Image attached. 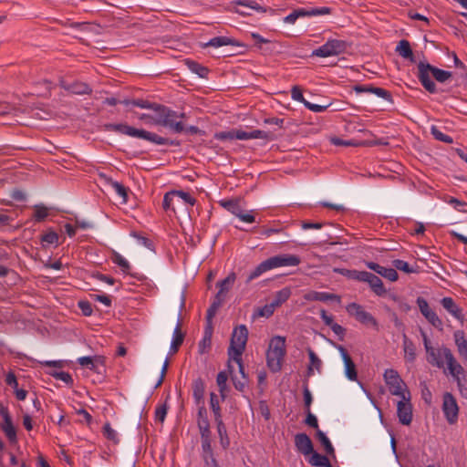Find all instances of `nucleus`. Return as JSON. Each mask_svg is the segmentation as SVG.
Listing matches in <instances>:
<instances>
[{
	"instance_id": "f257e3e1",
	"label": "nucleus",
	"mask_w": 467,
	"mask_h": 467,
	"mask_svg": "<svg viewBox=\"0 0 467 467\" xmlns=\"http://www.w3.org/2000/svg\"><path fill=\"white\" fill-rule=\"evenodd\" d=\"M301 260L298 255L290 254H281L260 263L246 277L245 283L249 284L252 280L259 277L263 273L281 267V266H296Z\"/></svg>"
},
{
	"instance_id": "f03ea898",
	"label": "nucleus",
	"mask_w": 467,
	"mask_h": 467,
	"mask_svg": "<svg viewBox=\"0 0 467 467\" xmlns=\"http://www.w3.org/2000/svg\"><path fill=\"white\" fill-rule=\"evenodd\" d=\"M418 78L423 88L430 93L434 94L437 92V87L434 81L431 80L430 73L433 78L441 83L447 81L451 77V72L438 68L429 63L420 61L418 64Z\"/></svg>"
},
{
	"instance_id": "7ed1b4c3",
	"label": "nucleus",
	"mask_w": 467,
	"mask_h": 467,
	"mask_svg": "<svg viewBox=\"0 0 467 467\" xmlns=\"http://www.w3.org/2000/svg\"><path fill=\"white\" fill-rule=\"evenodd\" d=\"M285 353V338L280 336L274 337L266 351V364L272 372L276 373L281 370Z\"/></svg>"
},
{
	"instance_id": "20e7f679",
	"label": "nucleus",
	"mask_w": 467,
	"mask_h": 467,
	"mask_svg": "<svg viewBox=\"0 0 467 467\" xmlns=\"http://www.w3.org/2000/svg\"><path fill=\"white\" fill-rule=\"evenodd\" d=\"M247 339L248 329L245 325H239L234 327L228 348V356L230 358H233L234 361L240 359V356L243 355L245 349Z\"/></svg>"
},
{
	"instance_id": "39448f33",
	"label": "nucleus",
	"mask_w": 467,
	"mask_h": 467,
	"mask_svg": "<svg viewBox=\"0 0 467 467\" xmlns=\"http://www.w3.org/2000/svg\"><path fill=\"white\" fill-rule=\"evenodd\" d=\"M149 109H152L154 112V124L165 127L167 125H171V122L176 120L177 118H184V113H178L169 107L151 102V107Z\"/></svg>"
},
{
	"instance_id": "423d86ee",
	"label": "nucleus",
	"mask_w": 467,
	"mask_h": 467,
	"mask_svg": "<svg viewBox=\"0 0 467 467\" xmlns=\"http://www.w3.org/2000/svg\"><path fill=\"white\" fill-rule=\"evenodd\" d=\"M383 377L389 389V392L394 396L405 399L409 389L398 371L393 368H388L385 370Z\"/></svg>"
},
{
	"instance_id": "0eeeda50",
	"label": "nucleus",
	"mask_w": 467,
	"mask_h": 467,
	"mask_svg": "<svg viewBox=\"0 0 467 467\" xmlns=\"http://www.w3.org/2000/svg\"><path fill=\"white\" fill-rule=\"evenodd\" d=\"M348 43L339 39H328L324 45L313 50L312 57H328L337 56L347 50Z\"/></svg>"
},
{
	"instance_id": "6e6552de",
	"label": "nucleus",
	"mask_w": 467,
	"mask_h": 467,
	"mask_svg": "<svg viewBox=\"0 0 467 467\" xmlns=\"http://www.w3.org/2000/svg\"><path fill=\"white\" fill-rule=\"evenodd\" d=\"M348 313L354 317L357 321L366 326L378 327L377 319L368 312L365 311L363 306L357 303H350L346 307Z\"/></svg>"
},
{
	"instance_id": "1a4fd4ad",
	"label": "nucleus",
	"mask_w": 467,
	"mask_h": 467,
	"mask_svg": "<svg viewBox=\"0 0 467 467\" xmlns=\"http://www.w3.org/2000/svg\"><path fill=\"white\" fill-rule=\"evenodd\" d=\"M442 411L449 424L458 420L459 407L456 399L451 392H445L442 397Z\"/></svg>"
},
{
	"instance_id": "9d476101",
	"label": "nucleus",
	"mask_w": 467,
	"mask_h": 467,
	"mask_svg": "<svg viewBox=\"0 0 467 467\" xmlns=\"http://www.w3.org/2000/svg\"><path fill=\"white\" fill-rule=\"evenodd\" d=\"M332 9L327 6L312 7L309 9L298 8L294 10L288 16H286L284 18V22L287 24H294L296 20L299 17L330 15Z\"/></svg>"
},
{
	"instance_id": "9b49d317",
	"label": "nucleus",
	"mask_w": 467,
	"mask_h": 467,
	"mask_svg": "<svg viewBox=\"0 0 467 467\" xmlns=\"http://www.w3.org/2000/svg\"><path fill=\"white\" fill-rule=\"evenodd\" d=\"M412 404L410 402V392L407 390L405 399H401L397 404V416L402 425H410L412 421Z\"/></svg>"
},
{
	"instance_id": "f8f14e48",
	"label": "nucleus",
	"mask_w": 467,
	"mask_h": 467,
	"mask_svg": "<svg viewBox=\"0 0 467 467\" xmlns=\"http://www.w3.org/2000/svg\"><path fill=\"white\" fill-rule=\"evenodd\" d=\"M416 303L419 306L421 315L428 320V322L431 324V326H433L435 328L439 329L440 331H442V320L437 316V314L433 310L430 308L427 300L422 296H419L416 300Z\"/></svg>"
},
{
	"instance_id": "ddd939ff",
	"label": "nucleus",
	"mask_w": 467,
	"mask_h": 467,
	"mask_svg": "<svg viewBox=\"0 0 467 467\" xmlns=\"http://www.w3.org/2000/svg\"><path fill=\"white\" fill-rule=\"evenodd\" d=\"M420 335L422 337L423 345H424L426 353L428 355V357H427L428 362L431 365L435 366L439 368H443L444 363L441 358V353H440L441 350L435 349L431 346V341H430L427 334L425 333V331L422 328H420Z\"/></svg>"
},
{
	"instance_id": "4468645a",
	"label": "nucleus",
	"mask_w": 467,
	"mask_h": 467,
	"mask_svg": "<svg viewBox=\"0 0 467 467\" xmlns=\"http://www.w3.org/2000/svg\"><path fill=\"white\" fill-rule=\"evenodd\" d=\"M441 351H442V354L447 361L448 369H449L451 375L456 379L458 387L461 389L462 384V381H461V379L459 376L461 374L464 373V369L462 367V365H460L456 361V359H455L454 356L452 355L450 348H441Z\"/></svg>"
},
{
	"instance_id": "2eb2a0df",
	"label": "nucleus",
	"mask_w": 467,
	"mask_h": 467,
	"mask_svg": "<svg viewBox=\"0 0 467 467\" xmlns=\"http://www.w3.org/2000/svg\"><path fill=\"white\" fill-rule=\"evenodd\" d=\"M136 138L143 139L145 140L150 141L152 143L158 145H171V146H180L181 143L179 140H171L169 138L161 137L154 132H150L145 130H139L136 133Z\"/></svg>"
},
{
	"instance_id": "dca6fc26",
	"label": "nucleus",
	"mask_w": 467,
	"mask_h": 467,
	"mask_svg": "<svg viewBox=\"0 0 467 467\" xmlns=\"http://www.w3.org/2000/svg\"><path fill=\"white\" fill-rule=\"evenodd\" d=\"M235 11L242 16H251L253 11L265 13L267 8L254 0H239L235 2Z\"/></svg>"
},
{
	"instance_id": "f3484780",
	"label": "nucleus",
	"mask_w": 467,
	"mask_h": 467,
	"mask_svg": "<svg viewBox=\"0 0 467 467\" xmlns=\"http://www.w3.org/2000/svg\"><path fill=\"white\" fill-rule=\"evenodd\" d=\"M353 89L357 93H372L377 95L378 97H380L384 99L386 101H388L389 104L393 103L392 94L382 88L374 87L372 85H356L354 86Z\"/></svg>"
},
{
	"instance_id": "a211bd4d",
	"label": "nucleus",
	"mask_w": 467,
	"mask_h": 467,
	"mask_svg": "<svg viewBox=\"0 0 467 467\" xmlns=\"http://www.w3.org/2000/svg\"><path fill=\"white\" fill-rule=\"evenodd\" d=\"M337 349L341 354L344 365H345V375L346 377L352 381H355L358 379V372L356 368V365L354 361L352 360L351 357L348 353L347 349L341 346H337Z\"/></svg>"
},
{
	"instance_id": "6ab92c4d",
	"label": "nucleus",
	"mask_w": 467,
	"mask_h": 467,
	"mask_svg": "<svg viewBox=\"0 0 467 467\" xmlns=\"http://www.w3.org/2000/svg\"><path fill=\"white\" fill-rule=\"evenodd\" d=\"M59 85L63 89L75 95H89L92 93V88L90 86L81 81L67 83L61 79Z\"/></svg>"
},
{
	"instance_id": "aec40b11",
	"label": "nucleus",
	"mask_w": 467,
	"mask_h": 467,
	"mask_svg": "<svg viewBox=\"0 0 467 467\" xmlns=\"http://www.w3.org/2000/svg\"><path fill=\"white\" fill-rule=\"evenodd\" d=\"M295 445L296 450L304 455H309L315 451L311 439L306 433H297L295 436Z\"/></svg>"
},
{
	"instance_id": "412c9836",
	"label": "nucleus",
	"mask_w": 467,
	"mask_h": 467,
	"mask_svg": "<svg viewBox=\"0 0 467 467\" xmlns=\"http://www.w3.org/2000/svg\"><path fill=\"white\" fill-rule=\"evenodd\" d=\"M366 265L369 269L373 270L377 274L380 275L381 276L387 278L391 282H395L399 278V275L396 269L394 268H387L374 262H367Z\"/></svg>"
},
{
	"instance_id": "4be33fe9",
	"label": "nucleus",
	"mask_w": 467,
	"mask_h": 467,
	"mask_svg": "<svg viewBox=\"0 0 467 467\" xmlns=\"http://www.w3.org/2000/svg\"><path fill=\"white\" fill-rule=\"evenodd\" d=\"M304 299L306 301H337L340 302V296L336 294H330L327 292H317V291H309L304 296Z\"/></svg>"
},
{
	"instance_id": "5701e85b",
	"label": "nucleus",
	"mask_w": 467,
	"mask_h": 467,
	"mask_svg": "<svg viewBox=\"0 0 467 467\" xmlns=\"http://www.w3.org/2000/svg\"><path fill=\"white\" fill-rule=\"evenodd\" d=\"M441 304L443 306V308L446 309L457 320L461 322L463 321L464 315L462 314V309L456 305V303L451 297H443L441 300Z\"/></svg>"
},
{
	"instance_id": "b1692460",
	"label": "nucleus",
	"mask_w": 467,
	"mask_h": 467,
	"mask_svg": "<svg viewBox=\"0 0 467 467\" xmlns=\"http://www.w3.org/2000/svg\"><path fill=\"white\" fill-rule=\"evenodd\" d=\"M192 396L196 405L204 404L205 384L202 378H197L192 385Z\"/></svg>"
},
{
	"instance_id": "393cba45",
	"label": "nucleus",
	"mask_w": 467,
	"mask_h": 467,
	"mask_svg": "<svg viewBox=\"0 0 467 467\" xmlns=\"http://www.w3.org/2000/svg\"><path fill=\"white\" fill-rule=\"evenodd\" d=\"M453 337L459 356L463 359H467V339L465 332L461 329L456 330L453 333Z\"/></svg>"
},
{
	"instance_id": "a878e982",
	"label": "nucleus",
	"mask_w": 467,
	"mask_h": 467,
	"mask_svg": "<svg viewBox=\"0 0 467 467\" xmlns=\"http://www.w3.org/2000/svg\"><path fill=\"white\" fill-rule=\"evenodd\" d=\"M104 130L119 132L130 137H135L138 130V129L124 123H107L104 125Z\"/></svg>"
},
{
	"instance_id": "bb28decb",
	"label": "nucleus",
	"mask_w": 467,
	"mask_h": 467,
	"mask_svg": "<svg viewBox=\"0 0 467 467\" xmlns=\"http://www.w3.org/2000/svg\"><path fill=\"white\" fill-rule=\"evenodd\" d=\"M181 317V312L179 313V318ZM185 337V334L182 331V322L179 319L177 326L173 331V338L171 345V353H176L180 347L182 345Z\"/></svg>"
},
{
	"instance_id": "cd10ccee",
	"label": "nucleus",
	"mask_w": 467,
	"mask_h": 467,
	"mask_svg": "<svg viewBox=\"0 0 467 467\" xmlns=\"http://www.w3.org/2000/svg\"><path fill=\"white\" fill-rule=\"evenodd\" d=\"M395 51L401 57L410 60L411 63H414L416 61L410 44L406 39H402L398 43Z\"/></svg>"
},
{
	"instance_id": "c85d7f7f",
	"label": "nucleus",
	"mask_w": 467,
	"mask_h": 467,
	"mask_svg": "<svg viewBox=\"0 0 467 467\" xmlns=\"http://www.w3.org/2000/svg\"><path fill=\"white\" fill-rule=\"evenodd\" d=\"M306 352H307L308 358H309V364L306 368V377H311L312 375H314L315 368L318 372H320L321 368H322V361L312 348H307Z\"/></svg>"
},
{
	"instance_id": "c756f323",
	"label": "nucleus",
	"mask_w": 467,
	"mask_h": 467,
	"mask_svg": "<svg viewBox=\"0 0 467 467\" xmlns=\"http://www.w3.org/2000/svg\"><path fill=\"white\" fill-rule=\"evenodd\" d=\"M2 430L11 444L17 442L16 430L13 424L12 417L6 416L2 424Z\"/></svg>"
},
{
	"instance_id": "7c9ffc66",
	"label": "nucleus",
	"mask_w": 467,
	"mask_h": 467,
	"mask_svg": "<svg viewBox=\"0 0 467 467\" xmlns=\"http://www.w3.org/2000/svg\"><path fill=\"white\" fill-rule=\"evenodd\" d=\"M403 349L404 358L408 362H413L416 359V347L412 340H410L405 333H403Z\"/></svg>"
},
{
	"instance_id": "2f4dec72",
	"label": "nucleus",
	"mask_w": 467,
	"mask_h": 467,
	"mask_svg": "<svg viewBox=\"0 0 467 467\" xmlns=\"http://www.w3.org/2000/svg\"><path fill=\"white\" fill-rule=\"evenodd\" d=\"M197 427H198L200 437H201L202 449H203V448L209 449V447H212L211 425L203 424V425H197Z\"/></svg>"
},
{
	"instance_id": "473e14b6",
	"label": "nucleus",
	"mask_w": 467,
	"mask_h": 467,
	"mask_svg": "<svg viewBox=\"0 0 467 467\" xmlns=\"http://www.w3.org/2000/svg\"><path fill=\"white\" fill-rule=\"evenodd\" d=\"M236 280V275L234 272H231L224 279L219 281L216 285L219 287L217 292L220 296H225L226 293L231 289Z\"/></svg>"
},
{
	"instance_id": "72a5a7b5",
	"label": "nucleus",
	"mask_w": 467,
	"mask_h": 467,
	"mask_svg": "<svg viewBox=\"0 0 467 467\" xmlns=\"http://www.w3.org/2000/svg\"><path fill=\"white\" fill-rule=\"evenodd\" d=\"M225 296H220L218 294H216L214 296L213 300L206 312V321L213 320V318L215 317L218 309L222 306V305L225 301Z\"/></svg>"
},
{
	"instance_id": "f704fd0d",
	"label": "nucleus",
	"mask_w": 467,
	"mask_h": 467,
	"mask_svg": "<svg viewBox=\"0 0 467 467\" xmlns=\"http://www.w3.org/2000/svg\"><path fill=\"white\" fill-rule=\"evenodd\" d=\"M215 424L220 440V444L223 450H227L230 447L231 441L227 432L226 426L223 420L215 422Z\"/></svg>"
},
{
	"instance_id": "c9c22d12",
	"label": "nucleus",
	"mask_w": 467,
	"mask_h": 467,
	"mask_svg": "<svg viewBox=\"0 0 467 467\" xmlns=\"http://www.w3.org/2000/svg\"><path fill=\"white\" fill-rule=\"evenodd\" d=\"M240 46L238 41H236L234 38H230L227 36H216L212 39H210L209 42H207L204 47H220L223 46Z\"/></svg>"
},
{
	"instance_id": "e433bc0d",
	"label": "nucleus",
	"mask_w": 467,
	"mask_h": 467,
	"mask_svg": "<svg viewBox=\"0 0 467 467\" xmlns=\"http://www.w3.org/2000/svg\"><path fill=\"white\" fill-rule=\"evenodd\" d=\"M210 408L213 414L214 422L223 420L222 409L218 396L214 392L210 393Z\"/></svg>"
},
{
	"instance_id": "4c0bfd02",
	"label": "nucleus",
	"mask_w": 467,
	"mask_h": 467,
	"mask_svg": "<svg viewBox=\"0 0 467 467\" xmlns=\"http://www.w3.org/2000/svg\"><path fill=\"white\" fill-rule=\"evenodd\" d=\"M368 284L377 296H381L386 294L383 282L378 275L371 274L369 279L368 280Z\"/></svg>"
},
{
	"instance_id": "58836bf2",
	"label": "nucleus",
	"mask_w": 467,
	"mask_h": 467,
	"mask_svg": "<svg viewBox=\"0 0 467 467\" xmlns=\"http://www.w3.org/2000/svg\"><path fill=\"white\" fill-rule=\"evenodd\" d=\"M185 64L187 65L188 68L192 72L195 73L200 78H206L208 77V74H209V71H210L208 67L201 65L200 63H198L196 61L189 60V59H187L185 61Z\"/></svg>"
},
{
	"instance_id": "ea45409f",
	"label": "nucleus",
	"mask_w": 467,
	"mask_h": 467,
	"mask_svg": "<svg viewBox=\"0 0 467 467\" xmlns=\"http://www.w3.org/2000/svg\"><path fill=\"white\" fill-rule=\"evenodd\" d=\"M309 463L316 467H332L329 459L326 455H322L316 451L311 453Z\"/></svg>"
},
{
	"instance_id": "a19ab883",
	"label": "nucleus",
	"mask_w": 467,
	"mask_h": 467,
	"mask_svg": "<svg viewBox=\"0 0 467 467\" xmlns=\"http://www.w3.org/2000/svg\"><path fill=\"white\" fill-rule=\"evenodd\" d=\"M202 459L206 467H220L214 456L213 447L202 449Z\"/></svg>"
},
{
	"instance_id": "79ce46f5",
	"label": "nucleus",
	"mask_w": 467,
	"mask_h": 467,
	"mask_svg": "<svg viewBox=\"0 0 467 467\" xmlns=\"http://www.w3.org/2000/svg\"><path fill=\"white\" fill-rule=\"evenodd\" d=\"M291 296V288L284 287L281 290L277 291L274 296L273 301L271 302L275 307L280 306L282 304L286 302Z\"/></svg>"
},
{
	"instance_id": "37998d69",
	"label": "nucleus",
	"mask_w": 467,
	"mask_h": 467,
	"mask_svg": "<svg viewBox=\"0 0 467 467\" xmlns=\"http://www.w3.org/2000/svg\"><path fill=\"white\" fill-rule=\"evenodd\" d=\"M58 239H59L58 234L53 230H49L46 234H42L40 237V241H41L42 246L44 248H47L49 245H53V244L55 246H57Z\"/></svg>"
},
{
	"instance_id": "c03bdc74",
	"label": "nucleus",
	"mask_w": 467,
	"mask_h": 467,
	"mask_svg": "<svg viewBox=\"0 0 467 467\" xmlns=\"http://www.w3.org/2000/svg\"><path fill=\"white\" fill-rule=\"evenodd\" d=\"M316 436H317V440L320 441V443L323 446L327 454L334 456L335 450H334V447L332 446L329 439L327 438V436L320 430L317 431Z\"/></svg>"
},
{
	"instance_id": "a18cd8bd",
	"label": "nucleus",
	"mask_w": 467,
	"mask_h": 467,
	"mask_svg": "<svg viewBox=\"0 0 467 467\" xmlns=\"http://www.w3.org/2000/svg\"><path fill=\"white\" fill-rule=\"evenodd\" d=\"M111 260L114 264L118 265L121 268V271L124 274H130V265L129 262L125 258H123L118 252L112 251Z\"/></svg>"
},
{
	"instance_id": "49530a36",
	"label": "nucleus",
	"mask_w": 467,
	"mask_h": 467,
	"mask_svg": "<svg viewBox=\"0 0 467 467\" xmlns=\"http://www.w3.org/2000/svg\"><path fill=\"white\" fill-rule=\"evenodd\" d=\"M331 143L336 146H346V147H359V146H365L368 143L366 141H358L355 140H345L337 137H333L330 140Z\"/></svg>"
},
{
	"instance_id": "de8ad7c7",
	"label": "nucleus",
	"mask_w": 467,
	"mask_h": 467,
	"mask_svg": "<svg viewBox=\"0 0 467 467\" xmlns=\"http://www.w3.org/2000/svg\"><path fill=\"white\" fill-rule=\"evenodd\" d=\"M348 276L360 282L368 283L372 273L367 271L347 270Z\"/></svg>"
},
{
	"instance_id": "09e8293b",
	"label": "nucleus",
	"mask_w": 467,
	"mask_h": 467,
	"mask_svg": "<svg viewBox=\"0 0 467 467\" xmlns=\"http://www.w3.org/2000/svg\"><path fill=\"white\" fill-rule=\"evenodd\" d=\"M220 203L223 207H224L227 211H229L235 216L242 210V207L240 206L239 202L237 200H224L222 201Z\"/></svg>"
},
{
	"instance_id": "8fccbe9b",
	"label": "nucleus",
	"mask_w": 467,
	"mask_h": 467,
	"mask_svg": "<svg viewBox=\"0 0 467 467\" xmlns=\"http://www.w3.org/2000/svg\"><path fill=\"white\" fill-rule=\"evenodd\" d=\"M95 361H100L102 362V357L100 356H95L92 357H82L78 359V362L81 366L88 367L90 370H96V365Z\"/></svg>"
},
{
	"instance_id": "3c124183",
	"label": "nucleus",
	"mask_w": 467,
	"mask_h": 467,
	"mask_svg": "<svg viewBox=\"0 0 467 467\" xmlns=\"http://www.w3.org/2000/svg\"><path fill=\"white\" fill-rule=\"evenodd\" d=\"M48 216V210L43 204L34 206V219L36 222H43Z\"/></svg>"
},
{
	"instance_id": "603ef678",
	"label": "nucleus",
	"mask_w": 467,
	"mask_h": 467,
	"mask_svg": "<svg viewBox=\"0 0 467 467\" xmlns=\"http://www.w3.org/2000/svg\"><path fill=\"white\" fill-rule=\"evenodd\" d=\"M228 379V374L225 371H220L217 374L216 382L219 387V391L221 393L222 399H225L224 391L226 389V381Z\"/></svg>"
},
{
	"instance_id": "864d4df0",
	"label": "nucleus",
	"mask_w": 467,
	"mask_h": 467,
	"mask_svg": "<svg viewBox=\"0 0 467 467\" xmlns=\"http://www.w3.org/2000/svg\"><path fill=\"white\" fill-rule=\"evenodd\" d=\"M392 265L393 266L400 270V271H402L406 274H411V273H417L418 270L417 269H414L413 267H411L407 262L403 261V260H400V259H395L392 261Z\"/></svg>"
},
{
	"instance_id": "5fc2aeb1",
	"label": "nucleus",
	"mask_w": 467,
	"mask_h": 467,
	"mask_svg": "<svg viewBox=\"0 0 467 467\" xmlns=\"http://www.w3.org/2000/svg\"><path fill=\"white\" fill-rule=\"evenodd\" d=\"M119 103L126 105V106L132 105V106H136V107H139L141 109H149L150 107H151V102H150L149 100L141 99H123V100H119Z\"/></svg>"
},
{
	"instance_id": "6e6d98bb",
	"label": "nucleus",
	"mask_w": 467,
	"mask_h": 467,
	"mask_svg": "<svg viewBox=\"0 0 467 467\" xmlns=\"http://www.w3.org/2000/svg\"><path fill=\"white\" fill-rule=\"evenodd\" d=\"M431 133L434 137L435 140L445 142V143H452L453 140L451 136L442 133L436 126H431Z\"/></svg>"
},
{
	"instance_id": "4d7b16f0",
	"label": "nucleus",
	"mask_w": 467,
	"mask_h": 467,
	"mask_svg": "<svg viewBox=\"0 0 467 467\" xmlns=\"http://www.w3.org/2000/svg\"><path fill=\"white\" fill-rule=\"evenodd\" d=\"M50 376L55 378L56 379L62 380L66 384L72 386L73 385V379L72 376L68 372L65 371H50L48 373Z\"/></svg>"
},
{
	"instance_id": "13d9d810",
	"label": "nucleus",
	"mask_w": 467,
	"mask_h": 467,
	"mask_svg": "<svg viewBox=\"0 0 467 467\" xmlns=\"http://www.w3.org/2000/svg\"><path fill=\"white\" fill-rule=\"evenodd\" d=\"M303 398H304V408L305 410H310V407L313 401L311 391L309 390L307 380L303 385Z\"/></svg>"
},
{
	"instance_id": "bf43d9fd",
	"label": "nucleus",
	"mask_w": 467,
	"mask_h": 467,
	"mask_svg": "<svg viewBox=\"0 0 467 467\" xmlns=\"http://www.w3.org/2000/svg\"><path fill=\"white\" fill-rule=\"evenodd\" d=\"M103 435L109 441H113L115 444L119 443V440L118 438L117 432L111 428L109 422H106L103 426L102 430Z\"/></svg>"
},
{
	"instance_id": "052dcab7",
	"label": "nucleus",
	"mask_w": 467,
	"mask_h": 467,
	"mask_svg": "<svg viewBox=\"0 0 467 467\" xmlns=\"http://www.w3.org/2000/svg\"><path fill=\"white\" fill-rule=\"evenodd\" d=\"M198 412H197V425L210 424V420L208 419V411L204 406V404L198 405Z\"/></svg>"
},
{
	"instance_id": "680f3d73",
	"label": "nucleus",
	"mask_w": 467,
	"mask_h": 467,
	"mask_svg": "<svg viewBox=\"0 0 467 467\" xmlns=\"http://www.w3.org/2000/svg\"><path fill=\"white\" fill-rule=\"evenodd\" d=\"M275 308L276 307L272 303L266 304L264 306L257 308L254 315L257 317H270L274 314Z\"/></svg>"
},
{
	"instance_id": "e2e57ef3",
	"label": "nucleus",
	"mask_w": 467,
	"mask_h": 467,
	"mask_svg": "<svg viewBox=\"0 0 467 467\" xmlns=\"http://www.w3.org/2000/svg\"><path fill=\"white\" fill-rule=\"evenodd\" d=\"M173 194H174V197L175 196H178L180 197L182 200L184 201L185 203H188L192 206H193L196 202V199L193 198L190 193L186 192H183V191H179V190H173Z\"/></svg>"
},
{
	"instance_id": "0e129e2a",
	"label": "nucleus",
	"mask_w": 467,
	"mask_h": 467,
	"mask_svg": "<svg viewBox=\"0 0 467 467\" xmlns=\"http://www.w3.org/2000/svg\"><path fill=\"white\" fill-rule=\"evenodd\" d=\"M112 187L117 192V193L123 199V202H127L128 201V188H126L123 184L118 182H111Z\"/></svg>"
},
{
	"instance_id": "69168bd1",
	"label": "nucleus",
	"mask_w": 467,
	"mask_h": 467,
	"mask_svg": "<svg viewBox=\"0 0 467 467\" xmlns=\"http://www.w3.org/2000/svg\"><path fill=\"white\" fill-rule=\"evenodd\" d=\"M251 139H263L266 140H270L274 139V136L271 132L260 130H254L253 131H250V140Z\"/></svg>"
},
{
	"instance_id": "338daca9",
	"label": "nucleus",
	"mask_w": 467,
	"mask_h": 467,
	"mask_svg": "<svg viewBox=\"0 0 467 467\" xmlns=\"http://www.w3.org/2000/svg\"><path fill=\"white\" fill-rule=\"evenodd\" d=\"M78 306L81 310L83 316L90 317L92 315V312H93L92 306L88 301L80 300L78 303Z\"/></svg>"
},
{
	"instance_id": "774afa93",
	"label": "nucleus",
	"mask_w": 467,
	"mask_h": 467,
	"mask_svg": "<svg viewBox=\"0 0 467 467\" xmlns=\"http://www.w3.org/2000/svg\"><path fill=\"white\" fill-rule=\"evenodd\" d=\"M212 346V339L207 338L205 337H202V339L199 342L198 345V351L201 355L207 353Z\"/></svg>"
}]
</instances>
